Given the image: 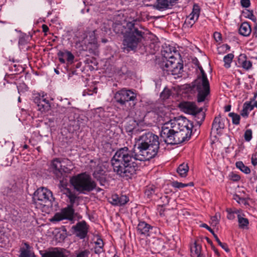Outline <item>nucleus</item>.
Masks as SVG:
<instances>
[{
	"instance_id": "obj_1",
	"label": "nucleus",
	"mask_w": 257,
	"mask_h": 257,
	"mask_svg": "<svg viewBox=\"0 0 257 257\" xmlns=\"http://www.w3.org/2000/svg\"><path fill=\"white\" fill-rule=\"evenodd\" d=\"M135 146L137 149L130 150L126 147L119 149L111 160L113 172L126 179L136 174L138 168L137 161H145L154 158L160 148V146L138 144Z\"/></svg>"
},
{
	"instance_id": "obj_2",
	"label": "nucleus",
	"mask_w": 257,
	"mask_h": 257,
	"mask_svg": "<svg viewBox=\"0 0 257 257\" xmlns=\"http://www.w3.org/2000/svg\"><path fill=\"white\" fill-rule=\"evenodd\" d=\"M136 21L129 22L127 24L128 31L124 35L122 42V49L124 52L135 51L139 43L144 38L145 33L139 30L135 23Z\"/></svg>"
},
{
	"instance_id": "obj_3",
	"label": "nucleus",
	"mask_w": 257,
	"mask_h": 257,
	"mask_svg": "<svg viewBox=\"0 0 257 257\" xmlns=\"http://www.w3.org/2000/svg\"><path fill=\"white\" fill-rule=\"evenodd\" d=\"M70 183L75 190L83 194L93 191L97 186L95 181L85 172L73 176L70 179Z\"/></svg>"
},
{
	"instance_id": "obj_4",
	"label": "nucleus",
	"mask_w": 257,
	"mask_h": 257,
	"mask_svg": "<svg viewBox=\"0 0 257 257\" xmlns=\"http://www.w3.org/2000/svg\"><path fill=\"white\" fill-rule=\"evenodd\" d=\"M73 167L68 159L56 158L51 163L50 169L56 178L62 182L67 175L71 173Z\"/></svg>"
},
{
	"instance_id": "obj_5",
	"label": "nucleus",
	"mask_w": 257,
	"mask_h": 257,
	"mask_svg": "<svg viewBox=\"0 0 257 257\" xmlns=\"http://www.w3.org/2000/svg\"><path fill=\"white\" fill-rule=\"evenodd\" d=\"M198 68L200 70L201 76H198L192 82V88L197 91V101L201 102L204 101L206 96L209 94L210 85L207 75L202 67L198 66Z\"/></svg>"
},
{
	"instance_id": "obj_6",
	"label": "nucleus",
	"mask_w": 257,
	"mask_h": 257,
	"mask_svg": "<svg viewBox=\"0 0 257 257\" xmlns=\"http://www.w3.org/2000/svg\"><path fill=\"white\" fill-rule=\"evenodd\" d=\"M181 124L178 128H175L173 136V145L181 144L188 141L192 134L193 124L186 119L180 121Z\"/></svg>"
},
{
	"instance_id": "obj_7",
	"label": "nucleus",
	"mask_w": 257,
	"mask_h": 257,
	"mask_svg": "<svg viewBox=\"0 0 257 257\" xmlns=\"http://www.w3.org/2000/svg\"><path fill=\"white\" fill-rule=\"evenodd\" d=\"M181 124L179 120H171L163 125L160 137L166 144L173 145L174 130L178 128Z\"/></svg>"
},
{
	"instance_id": "obj_8",
	"label": "nucleus",
	"mask_w": 257,
	"mask_h": 257,
	"mask_svg": "<svg viewBox=\"0 0 257 257\" xmlns=\"http://www.w3.org/2000/svg\"><path fill=\"white\" fill-rule=\"evenodd\" d=\"M54 200L52 192L45 187L38 188L35 192L33 196L35 203L42 206L52 205Z\"/></svg>"
},
{
	"instance_id": "obj_9",
	"label": "nucleus",
	"mask_w": 257,
	"mask_h": 257,
	"mask_svg": "<svg viewBox=\"0 0 257 257\" xmlns=\"http://www.w3.org/2000/svg\"><path fill=\"white\" fill-rule=\"evenodd\" d=\"M114 99L115 102L121 106L125 105L129 101L134 102L137 99V95L132 90L122 88L114 94Z\"/></svg>"
},
{
	"instance_id": "obj_10",
	"label": "nucleus",
	"mask_w": 257,
	"mask_h": 257,
	"mask_svg": "<svg viewBox=\"0 0 257 257\" xmlns=\"http://www.w3.org/2000/svg\"><path fill=\"white\" fill-rule=\"evenodd\" d=\"M46 95L44 92L33 94V101L37 104L38 110L41 112L48 111L51 107L49 100L45 97Z\"/></svg>"
},
{
	"instance_id": "obj_11",
	"label": "nucleus",
	"mask_w": 257,
	"mask_h": 257,
	"mask_svg": "<svg viewBox=\"0 0 257 257\" xmlns=\"http://www.w3.org/2000/svg\"><path fill=\"white\" fill-rule=\"evenodd\" d=\"M162 66L164 71H166L168 74L174 75L181 74L183 68V64L179 62L177 59L174 61H164Z\"/></svg>"
},
{
	"instance_id": "obj_12",
	"label": "nucleus",
	"mask_w": 257,
	"mask_h": 257,
	"mask_svg": "<svg viewBox=\"0 0 257 257\" xmlns=\"http://www.w3.org/2000/svg\"><path fill=\"white\" fill-rule=\"evenodd\" d=\"M136 144L149 145V146H160L159 137L151 132L143 134L136 139Z\"/></svg>"
},
{
	"instance_id": "obj_13",
	"label": "nucleus",
	"mask_w": 257,
	"mask_h": 257,
	"mask_svg": "<svg viewBox=\"0 0 257 257\" xmlns=\"http://www.w3.org/2000/svg\"><path fill=\"white\" fill-rule=\"evenodd\" d=\"M225 121H228V119L227 118H221L220 114L215 117L212 124V131H215L217 134H221L223 130L225 128L224 122Z\"/></svg>"
},
{
	"instance_id": "obj_14",
	"label": "nucleus",
	"mask_w": 257,
	"mask_h": 257,
	"mask_svg": "<svg viewBox=\"0 0 257 257\" xmlns=\"http://www.w3.org/2000/svg\"><path fill=\"white\" fill-rule=\"evenodd\" d=\"M92 175L101 186H105L107 184L106 171L101 167H97L93 172Z\"/></svg>"
},
{
	"instance_id": "obj_15",
	"label": "nucleus",
	"mask_w": 257,
	"mask_h": 257,
	"mask_svg": "<svg viewBox=\"0 0 257 257\" xmlns=\"http://www.w3.org/2000/svg\"><path fill=\"white\" fill-rule=\"evenodd\" d=\"M73 228L77 232V236L81 239L86 236L88 231V225L85 221L79 222Z\"/></svg>"
},
{
	"instance_id": "obj_16",
	"label": "nucleus",
	"mask_w": 257,
	"mask_h": 257,
	"mask_svg": "<svg viewBox=\"0 0 257 257\" xmlns=\"http://www.w3.org/2000/svg\"><path fill=\"white\" fill-rule=\"evenodd\" d=\"M200 14V9L197 6H194L191 13L187 17L185 24L188 27H192L198 20Z\"/></svg>"
},
{
	"instance_id": "obj_17",
	"label": "nucleus",
	"mask_w": 257,
	"mask_h": 257,
	"mask_svg": "<svg viewBox=\"0 0 257 257\" xmlns=\"http://www.w3.org/2000/svg\"><path fill=\"white\" fill-rule=\"evenodd\" d=\"M179 107L183 112L190 114L194 113L198 108L194 102L189 101L181 102Z\"/></svg>"
},
{
	"instance_id": "obj_18",
	"label": "nucleus",
	"mask_w": 257,
	"mask_h": 257,
	"mask_svg": "<svg viewBox=\"0 0 257 257\" xmlns=\"http://www.w3.org/2000/svg\"><path fill=\"white\" fill-rule=\"evenodd\" d=\"M153 227L145 221H140L137 227V233L144 236H150V230Z\"/></svg>"
},
{
	"instance_id": "obj_19",
	"label": "nucleus",
	"mask_w": 257,
	"mask_h": 257,
	"mask_svg": "<svg viewBox=\"0 0 257 257\" xmlns=\"http://www.w3.org/2000/svg\"><path fill=\"white\" fill-rule=\"evenodd\" d=\"M59 60L61 63H65V58L69 64H72L73 62L74 59V55L70 51L65 50L64 51H60L57 53Z\"/></svg>"
},
{
	"instance_id": "obj_20",
	"label": "nucleus",
	"mask_w": 257,
	"mask_h": 257,
	"mask_svg": "<svg viewBox=\"0 0 257 257\" xmlns=\"http://www.w3.org/2000/svg\"><path fill=\"white\" fill-rule=\"evenodd\" d=\"M238 63L245 70H249L252 67V63L248 60L247 56L244 54H241L238 58Z\"/></svg>"
},
{
	"instance_id": "obj_21",
	"label": "nucleus",
	"mask_w": 257,
	"mask_h": 257,
	"mask_svg": "<svg viewBox=\"0 0 257 257\" xmlns=\"http://www.w3.org/2000/svg\"><path fill=\"white\" fill-rule=\"evenodd\" d=\"M176 1V0H157V4L154 7L157 10L162 11L168 9L170 5H172Z\"/></svg>"
},
{
	"instance_id": "obj_22",
	"label": "nucleus",
	"mask_w": 257,
	"mask_h": 257,
	"mask_svg": "<svg viewBox=\"0 0 257 257\" xmlns=\"http://www.w3.org/2000/svg\"><path fill=\"white\" fill-rule=\"evenodd\" d=\"M192 115L194 116L197 124L200 126L205 117V113L203 111L202 108H198L196 112Z\"/></svg>"
},
{
	"instance_id": "obj_23",
	"label": "nucleus",
	"mask_w": 257,
	"mask_h": 257,
	"mask_svg": "<svg viewBox=\"0 0 257 257\" xmlns=\"http://www.w3.org/2000/svg\"><path fill=\"white\" fill-rule=\"evenodd\" d=\"M239 33L243 36H248L251 32L250 26L247 22L242 23L239 28Z\"/></svg>"
},
{
	"instance_id": "obj_24",
	"label": "nucleus",
	"mask_w": 257,
	"mask_h": 257,
	"mask_svg": "<svg viewBox=\"0 0 257 257\" xmlns=\"http://www.w3.org/2000/svg\"><path fill=\"white\" fill-rule=\"evenodd\" d=\"M162 55L163 57V61H170L174 60L176 59L173 52L171 51L170 48H166L162 51Z\"/></svg>"
},
{
	"instance_id": "obj_25",
	"label": "nucleus",
	"mask_w": 257,
	"mask_h": 257,
	"mask_svg": "<svg viewBox=\"0 0 257 257\" xmlns=\"http://www.w3.org/2000/svg\"><path fill=\"white\" fill-rule=\"evenodd\" d=\"M62 211L65 219L70 220L73 219L74 210L73 208L72 205L68 206L67 208L63 209Z\"/></svg>"
},
{
	"instance_id": "obj_26",
	"label": "nucleus",
	"mask_w": 257,
	"mask_h": 257,
	"mask_svg": "<svg viewBox=\"0 0 257 257\" xmlns=\"http://www.w3.org/2000/svg\"><path fill=\"white\" fill-rule=\"evenodd\" d=\"M253 109V106L251 104V102H245L243 104L240 114L243 117H247L249 111H251Z\"/></svg>"
},
{
	"instance_id": "obj_27",
	"label": "nucleus",
	"mask_w": 257,
	"mask_h": 257,
	"mask_svg": "<svg viewBox=\"0 0 257 257\" xmlns=\"http://www.w3.org/2000/svg\"><path fill=\"white\" fill-rule=\"evenodd\" d=\"M189 170V167L187 164L183 163L179 165L177 169V172L182 177H185L187 176Z\"/></svg>"
},
{
	"instance_id": "obj_28",
	"label": "nucleus",
	"mask_w": 257,
	"mask_h": 257,
	"mask_svg": "<svg viewBox=\"0 0 257 257\" xmlns=\"http://www.w3.org/2000/svg\"><path fill=\"white\" fill-rule=\"evenodd\" d=\"M238 226L240 228H247L249 224V221L247 218H244L240 214L237 215Z\"/></svg>"
},
{
	"instance_id": "obj_29",
	"label": "nucleus",
	"mask_w": 257,
	"mask_h": 257,
	"mask_svg": "<svg viewBox=\"0 0 257 257\" xmlns=\"http://www.w3.org/2000/svg\"><path fill=\"white\" fill-rule=\"evenodd\" d=\"M110 24H112V27L113 31L117 34H122L124 27L119 23H113L111 21H109L108 23V25H109Z\"/></svg>"
},
{
	"instance_id": "obj_30",
	"label": "nucleus",
	"mask_w": 257,
	"mask_h": 257,
	"mask_svg": "<svg viewBox=\"0 0 257 257\" xmlns=\"http://www.w3.org/2000/svg\"><path fill=\"white\" fill-rule=\"evenodd\" d=\"M43 257H66L62 251L56 250L48 251L45 253Z\"/></svg>"
},
{
	"instance_id": "obj_31",
	"label": "nucleus",
	"mask_w": 257,
	"mask_h": 257,
	"mask_svg": "<svg viewBox=\"0 0 257 257\" xmlns=\"http://www.w3.org/2000/svg\"><path fill=\"white\" fill-rule=\"evenodd\" d=\"M236 167L240 170L243 173L248 174L250 173V170L249 167L244 165L242 162L238 161L235 163Z\"/></svg>"
},
{
	"instance_id": "obj_32",
	"label": "nucleus",
	"mask_w": 257,
	"mask_h": 257,
	"mask_svg": "<svg viewBox=\"0 0 257 257\" xmlns=\"http://www.w3.org/2000/svg\"><path fill=\"white\" fill-rule=\"evenodd\" d=\"M95 247H94V252L99 254L103 251V242L102 239L98 238L95 241Z\"/></svg>"
},
{
	"instance_id": "obj_33",
	"label": "nucleus",
	"mask_w": 257,
	"mask_h": 257,
	"mask_svg": "<svg viewBox=\"0 0 257 257\" xmlns=\"http://www.w3.org/2000/svg\"><path fill=\"white\" fill-rule=\"evenodd\" d=\"M191 254L192 256H195L196 255L201 252V246L198 244L196 242L190 247Z\"/></svg>"
},
{
	"instance_id": "obj_34",
	"label": "nucleus",
	"mask_w": 257,
	"mask_h": 257,
	"mask_svg": "<svg viewBox=\"0 0 257 257\" xmlns=\"http://www.w3.org/2000/svg\"><path fill=\"white\" fill-rule=\"evenodd\" d=\"M95 31L89 32L88 35L84 38V40H89V43L91 45L93 44L95 45L97 44V40L95 33Z\"/></svg>"
},
{
	"instance_id": "obj_35",
	"label": "nucleus",
	"mask_w": 257,
	"mask_h": 257,
	"mask_svg": "<svg viewBox=\"0 0 257 257\" xmlns=\"http://www.w3.org/2000/svg\"><path fill=\"white\" fill-rule=\"evenodd\" d=\"M234 55L232 53L228 54L225 55L223 58V61L224 62V67L228 68L230 67V64L232 62V59H233Z\"/></svg>"
},
{
	"instance_id": "obj_36",
	"label": "nucleus",
	"mask_w": 257,
	"mask_h": 257,
	"mask_svg": "<svg viewBox=\"0 0 257 257\" xmlns=\"http://www.w3.org/2000/svg\"><path fill=\"white\" fill-rule=\"evenodd\" d=\"M172 94V91L169 88L165 87L164 90L161 92L160 97L164 100L167 99Z\"/></svg>"
},
{
	"instance_id": "obj_37",
	"label": "nucleus",
	"mask_w": 257,
	"mask_h": 257,
	"mask_svg": "<svg viewBox=\"0 0 257 257\" xmlns=\"http://www.w3.org/2000/svg\"><path fill=\"white\" fill-rule=\"evenodd\" d=\"M229 117L232 118V123L234 124L237 125L239 124L240 117L239 115L234 112H230L228 114Z\"/></svg>"
},
{
	"instance_id": "obj_38",
	"label": "nucleus",
	"mask_w": 257,
	"mask_h": 257,
	"mask_svg": "<svg viewBox=\"0 0 257 257\" xmlns=\"http://www.w3.org/2000/svg\"><path fill=\"white\" fill-rule=\"evenodd\" d=\"M156 188L154 186H148L145 190V194L148 197H151L155 193Z\"/></svg>"
},
{
	"instance_id": "obj_39",
	"label": "nucleus",
	"mask_w": 257,
	"mask_h": 257,
	"mask_svg": "<svg viewBox=\"0 0 257 257\" xmlns=\"http://www.w3.org/2000/svg\"><path fill=\"white\" fill-rule=\"evenodd\" d=\"M20 257H36L34 252L30 250L23 249L21 251Z\"/></svg>"
},
{
	"instance_id": "obj_40",
	"label": "nucleus",
	"mask_w": 257,
	"mask_h": 257,
	"mask_svg": "<svg viewBox=\"0 0 257 257\" xmlns=\"http://www.w3.org/2000/svg\"><path fill=\"white\" fill-rule=\"evenodd\" d=\"M128 200L129 199L128 197L125 195H121L120 196H118V206H122L125 204Z\"/></svg>"
},
{
	"instance_id": "obj_41",
	"label": "nucleus",
	"mask_w": 257,
	"mask_h": 257,
	"mask_svg": "<svg viewBox=\"0 0 257 257\" xmlns=\"http://www.w3.org/2000/svg\"><path fill=\"white\" fill-rule=\"evenodd\" d=\"M109 202L113 205L118 206V195L117 194L112 195L110 198Z\"/></svg>"
},
{
	"instance_id": "obj_42",
	"label": "nucleus",
	"mask_w": 257,
	"mask_h": 257,
	"mask_svg": "<svg viewBox=\"0 0 257 257\" xmlns=\"http://www.w3.org/2000/svg\"><path fill=\"white\" fill-rule=\"evenodd\" d=\"M90 251L89 250L84 249L83 250H81L78 253H77L76 254V257H88Z\"/></svg>"
},
{
	"instance_id": "obj_43",
	"label": "nucleus",
	"mask_w": 257,
	"mask_h": 257,
	"mask_svg": "<svg viewBox=\"0 0 257 257\" xmlns=\"http://www.w3.org/2000/svg\"><path fill=\"white\" fill-rule=\"evenodd\" d=\"M244 138L246 141L249 142L252 138V131L251 130H247L244 134Z\"/></svg>"
},
{
	"instance_id": "obj_44",
	"label": "nucleus",
	"mask_w": 257,
	"mask_h": 257,
	"mask_svg": "<svg viewBox=\"0 0 257 257\" xmlns=\"http://www.w3.org/2000/svg\"><path fill=\"white\" fill-rule=\"evenodd\" d=\"M215 240L217 242L218 244L226 252H228L229 251V249L228 247L227 244L226 243L221 242L218 237H216Z\"/></svg>"
},
{
	"instance_id": "obj_45",
	"label": "nucleus",
	"mask_w": 257,
	"mask_h": 257,
	"mask_svg": "<svg viewBox=\"0 0 257 257\" xmlns=\"http://www.w3.org/2000/svg\"><path fill=\"white\" fill-rule=\"evenodd\" d=\"M226 211L227 212V218L228 219L233 220L235 218V214L231 208H226Z\"/></svg>"
},
{
	"instance_id": "obj_46",
	"label": "nucleus",
	"mask_w": 257,
	"mask_h": 257,
	"mask_svg": "<svg viewBox=\"0 0 257 257\" xmlns=\"http://www.w3.org/2000/svg\"><path fill=\"white\" fill-rule=\"evenodd\" d=\"M67 196L70 200L71 205H73L76 199V195L74 193H72L70 190H69V193L67 194Z\"/></svg>"
},
{
	"instance_id": "obj_47",
	"label": "nucleus",
	"mask_w": 257,
	"mask_h": 257,
	"mask_svg": "<svg viewBox=\"0 0 257 257\" xmlns=\"http://www.w3.org/2000/svg\"><path fill=\"white\" fill-rule=\"evenodd\" d=\"M229 177L231 180L234 181V182L238 181L240 179V177L239 176V175H238L236 174H235L233 172L229 174Z\"/></svg>"
},
{
	"instance_id": "obj_48",
	"label": "nucleus",
	"mask_w": 257,
	"mask_h": 257,
	"mask_svg": "<svg viewBox=\"0 0 257 257\" xmlns=\"http://www.w3.org/2000/svg\"><path fill=\"white\" fill-rule=\"evenodd\" d=\"M64 219L65 218H64L62 211L61 213L55 214L53 217V220L57 221H61Z\"/></svg>"
},
{
	"instance_id": "obj_49",
	"label": "nucleus",
	"mask_w": 257,
	"mask_h": 257,
	"mask_svg": "<svg viewBox=\"0 0 257 257\" xmlns=\"http://www.w3.org/2000/svg\"><path fill=\"white\" fill-rule=\"evenodd\" d=\"M172 186L175 188H184L185 187H187V185L186 184H184L181 182H178L177 181H174L172 182Z\"/></svg>"
},
{
	"instance_id": "obj_50",
	"label": "nucleus",
	"mask_w": 257,
	"mask_h": 257,
	"mask_svg": "<svg viewBox=\"0 0 257 257\" xmlns=\"http://www.w3.org/2000/svg\"><path fill=\"white\" fill-rule=\"evenodd\" d=\"M169 200L170 198L167 195H165L160 197V200L163 203L162 204V206L167 205L169 202Z\"/></svg>"
},
{
	"instance_id": "obj_51",
	"label": "nucleus",
	"mask_w": 257,
	"mask_h": 257,
	"mask_svg": "<svg viewBox=\"0 0 257 257\" xmlns=\"http://www.w3.org/2000/svg\"><path fill=\"white\" fill-rule=\"evenodd\" d=\"M218 217H219V218H220V214H218L217 213H216L215 215L214 216H212L211 218L212 223H213L215 225H216L217 224H218L219 222V219H218Z\"/></svg>"
},
{
	"instance_id": "obj_52",
	"label": "nucleus",
	"mask_w": 257,
	"mask_h": 257,
	"mask_svg": "<svg viewBox=\"0 0 257 257\" xmlns=\"http://www.w3.org/2000/svg\"><path fill=\"white\" fill-rule=\"evenodd\" d=\"M214 38L217 42H220L222 40L221 34L217 32H214L213 34Z\"/></svg>"
},
{
	"instance_id": "obj_53",
	"label": "nucleus",
	"mask_w": 257,
	"mask_h": 257,
	"mask_svg": "<svg viewBox=\"0 0 257 257\" xmlns=\"http://www.w3.org/2000/svg\"><path fill=\"white\" fill-rule=\"evenodd\" d=\"M240 4L242 7L245 8H248L250 5L249 0H241Z\"/></svg>"
},
{
	"instance_id": "obj_54",
	"label": "nucleus",
	"mask_w": 257,
	"mask_h": 257,
	"mask_svg": "<svg viewBox=\"0 0 257 257\" xmlns=\"http://www.w3.org/2000/svg\"><path fill=\"white\" fill-rule=\"evenodd\" d=\"M251 164L254 166L257 165V153L252 154L251 158Z\"/></svg>"
},
{
	"instance_id": "obj_55",
	"label": "nucleus",
	"mask_w": 257,
	"mask_h": 257,
	"mask_svg": "<svg viewBox=\"0 0 257 257\" xmlns=\"http://www.w3.org/2000/svg\"><path fill=\"white\" fill-rule=\"evenodd\" d=\"M247 17L254 22L256 21L255 17L253 14L252 11H248V14L247 15Z\"/></svg>"
},
{
	"instance_id": "obj_56",
	"label": "nucleus",
	"mask_w": 257,
	"mask_h": 257,
	"mask_svg": "<svg viewBox=\"0 0 257 257\" xmlns=\"http://www.w3.org/2000/svg\"><path fill=\"white\" fill-rule=\"evenodd\" d=\"M201 226L202 227H204V228H205L206 229H207L209 232H213V230L209 227L205 223H203L201 225Z\"/></svg>"
},
{
	"instance_id": "obj_57",
	"label": "nucleus",
	"mask_w": 257,
	"mask_h": 257,
	"mask_svg": "<svg viewBox=\"0 0 257 257\" xmlns=\"http://www.w3.org/2000/svg\"><path fill=\"white\" fill-rule=\"evenodd\" d=\"M42 28L43 32L46 33L49 31V28L46 25H43L42 26Z\"/></svg>"
},
{
	"instance_id": "obj_58",
	"label": "nucleus",
	"mask_w": 257,
	"mask_h": 257,
	"mask_svg": "<svg viewBox=\"0 0 257 257\" xmlns=\"http://www.w3.org/2000/svg\"><path fill=\"white\" fill-rule=\"evenodd\" d=\"M104 26H103V27H102V30H103L104 32H105L106 33H107L108 31H110V28H107L105 26V25L106 24L105 23H104Z\"/></svg>"
},
{
	"instance_id": "obj_59",
	"label": "nucleus",
	"mask_w": 257,
	"mask_h": 257,
	"mask_svg": "<svg viewBox=\"0 0 257 257\" xmlns=\"http://www.w3.org/2000/svg\"><path fill=\"white\" fill-rule=\"evenodd\" d=\"M211 248L214 250L216 255H217L218 256L220 255L218 250L215 248V247L213 245H212Z\"/></svg>"
},
{
	"instance_id": "obj_60",
	"label": "nucleus",
	"mask_w": 257,
	"mask_h": 257,
	"mask_svg": "<svg viewBox=\"0 0 257 257\" xmlns=\"http://www.w3.org/2000/svg\"><path fill=\"white\" fill-rule=\"evenodd\" d=\"M230 109H231V105H226L224 107V110L225 112L229 111L230 110Z\"/></svg>"
},
{
	"instance_id": "obj_61",
	"label": "nucleus",
	"mask_w": 257,
	"mask_h": 257,
	"mask_svg": "<svg viewBox=\"0 0 257 257\" xmlns=\"http://www.w3.org/2000/svg\"><path fill=\"white\" fill-rule=\"evenodd\" d=\"M74 74H76V71H72L69 73L68 74V78L70 79V77H72V76Z\"/></svg>"
},
{
	"instance_id": "obj_62",
	"label": "nucleus",
	"mask_w": 257,
	"mask_h": 257,
	"mask_svg": "<svg viewBox=\"0 0 257 257\" xmlns=\"http://www.w3.org/2000/svg\"><path fill=\"white\" fill-rule=\"evenodd\" d=\"M240 210H238V209H234L233 210H232V211L233 212L234 214H240Z\"/></svg>"
},
{
	"instance_id": "obj_63",
	"label": "nucleus",
	"mask_w": 257,
	"mask_h": 257,
	"mask_svg": "<svg viewBox=\"0 0 257 257\" xmlns=\"http://www.w3.org/2000/svg\"><path fill=\"white\" fill-rule=\"evenodd\" d=\"M205 239H206L207 242L209 243L211 246L213 245L212 241L209 238L206 237Z\"/></svg>"
},
{
	"instance_id": "obj_64",
	"label": "nucleus",
	"mask_w": 257,
	"mask_h": 257,
	"mask_svg": "<svg viewBox=\"0 0 257 257\" xmlns=\"http://www.w3.org/2000/svg\"><path fill=\"white\" fill-rule=\"evenodd\" d=\"M223 46L225 48L226 50H230V46L227 44H224L223 45Z\"/></svg>"
}]
</instances>
